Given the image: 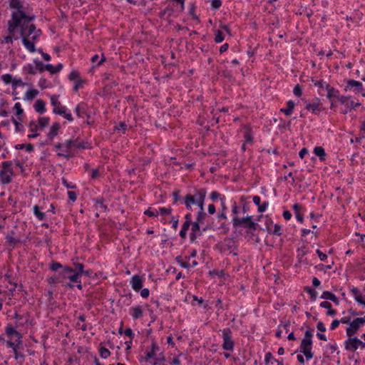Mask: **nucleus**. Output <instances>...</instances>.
I'll list each match as a JSON object with an SVG mask.
<instances>
[{
    "label": "nucleus",
    "mask_w": 365,
    "mask_h": 365,
    "mask_svg": "<svg viewBox=\"0 0 365 365\" xmlns=\"http://www.w3.org/2000/svg\"><path fill=\"white\" fill-rule=\"evenodd\" d=\"M35 16L27 15L25 11H12L9 19V31L19 29L20 38L25 48L30 53L36 52V43L39 40L42 31L31 24Z\"/></svg>",
    "instance_id": "1"
},
{
    "label": "nucleus",
    "mask_w": 365,
    "mask_h": 365,
    "mask_svg": "<svg viewBox=\"0 0 365 365\" xmlns=\"http://www.w3.org/2000/svg\"><path fill=\"white\" fill-rule=\"evenodd\" d=\"M49 269L56 272V274L58 280H59V284L68 288H73L74 287V284L66 282V280L68 279L67 274H68V272H73L72 267L68 265H63L56 261H52L49 264Z\"/></svg>",
    "instance_id": "2"
},
{
    "label": "nucleus",
    "mask_w": 365,
    "mask_h": 365,
    "mask_svg": "<svg viewBox=\"0 0 365 365\" xmlns=\"http://www.w3.org/2000/svg\"><path fill=\"white\" fill-rule=\"evenodd\" d=\"M207 189L205 187H194L192 193L187 194L182 200V204L190 211L192 210V206L202 200H205Z\"/></svg>",
    "instance_id": "3"
},
{
    "label": "nucleus",
    "mask_w": 365,
    "mask_h": 365,
    "mask_svg": "<svg viewBox=\"0 0 365 365\" xmlns=\"http://www.w3.org/2000/svg\"><path fill=\"white\" fill-rule=\"evenodd\" d=\"M313 331L314 329L309 327L308 329L306 330L304 333V336L302 339L301 344L299 346L300 351L304 354L307 361L312 359L314 356V354L312 352Z\"/></svg>",
    "instance_id": "4"
},
{
    "label": "nucleus",
    "mask_w": 365,
    "mask_h": 365,
    "mask_svg": "<svg viewBox=\"0 0 365 365\" xmlns=\"http://www.w3.org/2000/svg\"><path fill=\"white\" fill-rule=\"evenodd\" d=\"M343 86L344 92H352L355 95L361 94L363 97H365V88L361 81L351 78H344Z\"/></svg>",
    "instance_id": "5"
},
{
    "label": "nucleus",
    "mask_w": 365,
    "mask_h": 365,
    "mask_svg": "<svg viewBox=\"0 0 365 365\" xmlns=\"http://www.w3.org/2000/svg\"><path fill=\"white\" fill-rule=\"evenodd\" d=\"M14 174L12 161H3L0 167V182L3 185L9 184L12 181Z\"/></svg>",
    "instance_id": "6"
},
{
    "label": "nucleus",
    "mask_w": 365,
    "mask_h": 365,
    "mask_svg": "<svg viewBox=\"0 0 365 365\" xmlns=\"http://www.w3.org/2000/svg\"><path fill=\"white\" fill-rule=\"evenodd\" d=\"M233 227H247L249 229L255 230L257 223L252 220V216L247 215L245 217H233L232 220Z\"/></svg>",
    "instance_id": "7"
},
{
    "label": "nucleus",
    "mask_w": 365,
    "mask_h": 365,
    "mask_svg": "<svg viewBox=\"0 0 365 365\" xmlns=\"http://www.w3.org/2000/svg\"><path fill=\"white\" fill-rule=\"evenodd\" d=\"M302 100L305 103V109L310 111L314 115H319L325 110L319 98H315L313 102H309L308 100L304 98Z\"/></svg>",
    "instance_id": "8"
},
{
    "label": "nucleus",
    "mask_w": 365,
    "mask_h": 365,
    "mask_svg": "<svg viewBox=\"0 0 365 365\" xmlns=\"http://www.w3.org/2000/svg\"><path fill=\"white\" fill-rule=\"evenodd\" d=\"M222 349L226 351H233L235 342L232 339V331L230 328H225L222 330Z\"/></svg>",
    "instance_id": "9"
},
{
    "label": "nucleus",
    "mask_w": 365,
    "mask_h": 365,
    "mask_svg": "<svg viewBox=\"0 0 365 365\" xmlns=\"http://www.w3.org/2000/svg\"><path fill=\"white\" fill-rule=\"evenodd\" d=\"M74 111L79 118H86V121L85 123L87 125H90L92 124L89 120L91 117V111L86 103L83 101L78 103L76 106Z\"/></svg>",
    "instance_id": "10"
},
{
    "label": "nucleus",
    "mask_w": 365,
    "mask_h": 365,
    "mask_svg": "<svg viewBox=\"0 0 365 365\" xmlns=\"http://www.w3.org/2000/svg\"><path fill=\"white\" fill-rule=\"evenodd\" d=\"M347 339L344 341V348L348 351L354 352L359 349V339L351 333H346Z\"/></svg>",
    "instance_id": "11"
},
{
    "label": "nucleus",
    "mask_w": 365,
    "mask_h": 365,
    "mask_svg": "<svg viewBox=\"0 0 365 365\" xmlns=\"http://www.w3.org/2000/svg\"><path fill=\"white\" fill-rule=\"evenodd\" d=\"M67 145L71 146L72 150L73 149H91L92 146L88 140H81L80 138H69L67 140Z\"/></svg>",
    "instance_id": "12"
},
{
    "label": "nucleus",
    "mask_w": 365,
    "mask_h": 365,
    "mask_svg": "<svg viewBox=\"0 0 365 365\" xmlns=\"http://www.w3.org/2000/svg\"><path fill=\"white\" fill-rule=\"evenodd\" d=\"M191 232L190 234V240L191 242H195L198 237L202 235L203 232H205L208 230V226H205L202 228V230H200V226L202 225L197 221L192 222L191 225Z\"/></svg>",
    "instance_id": "13"
},
{
    "label": "nucleus",
    "mask_w": 365,
    "mask_h": 365,
    "mask_svg": "<svg viewBox=\"0 0 365 365\" xmlns=\"http://www.w3.org/2000/svg\"><path fill=\"white\" fill-rule=\"evenodd\" d=\"M365 324V317H356L354 319L351 323H350V326L346 327V333H351L352 334H356L360 327Z\"/></svg>",
    "instance_id": "14"
},
{
    "label": "nucleus",
    "mask_w": 365,
    "mask_h": 365,
    "mask_svg": "<svg viewBox=\"0 0 365 365\" xmlns=\"http://www.w3.org/2000/svg\"><path fill=\"white\" fill-rule=\"evenodd\" d=\"M292 210L297 220L300 223H303L304 221V215L306 212V208L299 203H295L292 205Z\"/></svg>",
    "instance_id": "15"
},
{
    "label": "nucleus",
    "mask_w": 365,
    "mask_h": 365,
    "mask_svg": "<svg viewBox=\"0 0 365 365\" xmlns=\"http://www.w3.org/2000/svg\"><path fill=\"white\" fill-rule=\"evenodd\" d=\"M7 27L9 35L4 36L1 40L0 42L1 44H13L14 41H16L19 38V36L15 35V33L19 30V29H14V31H9V20L7 22Z\"/></svg>",
    "instance_id": "16"
},
{
    "label": "nucleus",
    "mask_w": 365,
    "mask_h": 365,
    "mask_svg": "<svg viewBox=\"0 0 365 365\" xmlns=\"http://www.w3.org/2000/svg\"><path fill=\"white\" fill-rule=\"evenodd\" d=\"M130 284L133 290L138 292L143 288V279L138 274H134L130 279Z\"/></svg>",
    "instance_id": "17"
},
{
    "label": "nucleus",
    "mask_w": 365,
    "mask_h": 365,
    "mask_svg": "<svg viewBox=\"0 0 365 365\" xmlns=\"http://www.w3.org/2000/svg\"><path fill=\"white\" fill-rule=\"evenodd\" d=\"M60 124L58 122L53 123L51 125L50 130L47 133V138L46 140V144H48L53 141V138L58 135V132L60 129Z\"/></svg>",
    "instance_id": "18"
},
{
    "label": "nucleus",
    "mask_w": 365,
    "mask_h": 365,
    "mask_svg": "<svg viewBox=\"0 0 365 365\" xmlns=\"http://www.w3.org/2000/svg\"><path fill=\"white\" fill-rule=\"evenodd\" d=\"M350 292L354 296V299L361 305L365 306V297L362 295L360 290L354 286L350 287Z\"/></svg>",
    "instance_id": "19"
},
{
    "label": "nucleus",
    "mask_w": 365,
    "mask_h": 365,
    "mask_svg": "<svg viewBox=\"0 0 365 365\" xmlns=\"http://www.w3.org/2000/svg\"><path fill=\"white\" fill-rule=\"evenodd\" d=\"M81 276H82L81 274L78 273L77 272H76V270L74 269H73L72 275L68 276V279L70 280V282L68 283H71L73 284L74 283H76V287L78 289L81 290L83 289V286H82L81 280Z\"/></svg>",
    "instance_id": "20"
},
{
    "label": "nucleus",
    "mask_w": 365,
    "mask_h": 365,
    "mask_svg": "<svg viewBox=\"0 0 365 365\" xmlns=\"http://www.w3.org/2000/svg\"><path fill=\"white\" fill-rule=\"evenodd\" d=\"M223 248L225 250L230 251L234 256H237V253L235 252L237 250L235 242L232 239H225L224 241Z\"/></svg>",
    "instance_id": "21"
},
{
    "label": "nucleus",
    "mask_w": 365,
    "mask_h": 365,
    "mask_svg": "<svg viewBox=\"0 0 365 365\" xmlns=\"http://www.w3.org/2000/svg\"><path fill=\"white\" fill-rule=\"evenodd\" d=\"M244 140L243 142L247 144H252L254 142V136L252 128L250 125H244Z\"/></svg>",
    "instance_id": "22"
},
{
    "label": "nucleus",
    "mask_w": 365,
    "mask_h": 365,
    "mask_svg": "<svg viewBox=\"0 0 365 365\" xmlns=\"http://www.w3.org/2000/svg\"><path fill=\"white\" fill-rule=\"evenodd\" d=\"M252 201L255 203V205H256L257 206V210L259 212H264L267 210L268 205H269L267 201H264L261 204V198L258 195L253 196Z\"/></svg>",
    "instance_id": "23"
},
{
    "label": "nucleus",
    "mask_w": 365,
    "mask_h": 365,
    "mask_svg": "<svg viewBox=\"0 0 365 365\" xmlns=\"http://www.w3.org/2000/svg\"><path fill=\"white\" fill-rule=\"evenodd\" d=\"M361 105V104L359 102H355L353 100H350L344 106V108L341 110V113L346 115L351 110H356V108H359Z\"/></svg>",
    "instance_id": "24"
},
{
    "label": "nucleus",
    "mask_w": 365,
    "mask_h": 365,
    "mask_svg": "<svg viewBox=\"0 0 365 365\" xmlns=\"http://www.w3.org/2000/svg\"><path fill=\"white\" fill-rule=\"evenodd\" d=\"M321 299L330 300L333 302L335 304L339 305L340 300L339 297H337L334 293L330 291H324L320 297Z\"/></svg>",
    "instance_id": "25"
},
{
    "label": "nucleus",
    "mask_w": 365,
    "mask_h": 365,
    "mask_svg": "<svg viewBox=\"0 0 365 365\" xmlns=\"http://www.w3.org/2000/svg\"><path fill=\"white\" fill-rule=\"evenodd\" d=\"M129 314L133 319H138L143 317V310L142 307L138 305L131 307Z\"/></svg>",
    "instance_id": "26"
},
{
    "label": "nucleus",
    "mask_w": 365,
    "mask_h": 365,
    "mask_svg": "<svg viewBox=\"0 0 365 365\" xmlns=\"http://www.w3.org/2000/svg\"><path fill=\"white\" fill-rule=\"evenodd\" d=\"M57 156L64 158L67 160L74 156L71 146L63 147L59 152L57 153Z\"/></svg>",
    "instance_id": "27"
},
{
    "label": "nucleus",
    "mask_w": 365,
    "mask_h": 365,
    "mask_svg": "<svg viewBox=\"0 0 365 365\" xmlns=\"http://www.w3.org/2000/svg\"><path fill=\"white\" fill-rule=\"evenodd\" d=\"M327 93L326 97L328 100L336 99L338 96L340 94V91L331 85L327 86Z\"/></svg>",
    "instance_id": "28"
},
{
    "label": "nucleus",
    "mask_w": 365,
    "mask_h": 365,
    "mask_svg": "<svg viewBox=\"0 0 365 365\" xmlns=\"http://www.w3.org/2000/svg\"><path fill=\"white\" fill-rule=\"evenodd\" d=\"M34 108L36 112L39 114H43L46 111V103L42 99H37L34 105Z\"/></svg>",
    "instance_id": "29"
},
{
    "label": "nucleus",
    "mask_w": 365,
    "mask_h": 365,
    "mask_svg": "<svg viewBox=\"0 0 365 365\" xmlns=\"http://www.w3.org/2000/svg\"><path fill=\"white\" fill-rule=\"evenodd\" d=\"M92 201L95 204V207L98 209V207L101 208L104 212L108 211V206L104 203L105 200L102 196H99L96 198H93Z\"/></svg>",
    "instance_id": "30"
},
{
    "label": "nucleus",
    "mask_w": 365,
    "mask_h": 365,
    "mask_svg": "<svg viewBox=\"0 0 365 365\" xmlns=\"http://www.w3.org/2000/svg\"><path fill=\"white\" fill-rule=\"evenodd\" d=\"M294 106H295V103L294 101L292 100H289L287 102V107L286 108H280L279 110V112L281 113H284L286 115H291L292 112H293V110L294 108Z\"/></svg>",
    "instance_id": "31"
},
{
    "label": "nucleus",
    "mask_w": 365,
    "mask_h": 365,
    "mask_svg": "<svg viewBox=\"0 0 365 365\" xmlns=\"http://www.w3.org/2000/svg\"><path fill=\"white\" fill-rule=\"evenodd\" d=\"M159 349V346L155 341L151 344V349L149 351L145 352V361H148V359L154 358L156 356V351Z\"/></svg>",
    "instance_id": "32"
},
{
    "label": "nucleus",
    "mask_w": 365,
    "mask_h": 365,
    "mask_svg": "<svg viewBox=\"0 0 365 365\" xmlns=\"http://www.w3.org/2000/svg\"><path fill=\"white\" fill-rule=\"evenodd\" d=\"M46 68L51 73L54 74L60 72L63 68V64L59 63L56 66H53L51 63L46 64Z\"/></svg>",
    "instance_id": "33"
},
{
    "label": "nucleus",
    "mask_w": 365,
    "mask_h": 365,
    "mask_svg": "<svg viewBox=\"0 0 365 365\" xmlns=\"http://www.w3.org/2000/svg\"><path fill=\"white\" fill-rule=\"evenodd\" d=\"M9 7L14 9L13 11H24L21 0H9Z\"/></svg>",
    "instance_id": "34"
},
{
    "label": "nucleus",
    "mask_w": 365,
    "mask_h": 365,
    "mask_svg": "<svg viewBox=\"0 0 365 365\" xmlns=\"http://www.w3.org/2000/svg\"><path fill=\"white\" fill-rule=\"evenodd\" d=\"M314 153L315 154L316 156L319 157V160L321 161L325 160V158H326L327 153H326L325 150H324V148L323 147H322V146H316L314 148Z\"/></svg>",
    "instance_id": "35"
},
{
    "label": "nucleus",
    "mask_w": 365,
    "mask_h": 365,
    "mask_svg": "<svg viewBox=\"0 0 365 365\" xmlns=\"http://www.w3.org/2000/svg\"><path fill=\"white\" fill-rule=\"evenodd\" d=\"M14 319L16 320V324L21 326H24L25 324L29 322V317L26 315H21L18 313H15Z\"/></svg>",
    "instance_id": "36"
},
{
    "label": "nucleus",
    "mask_w": 365,
    "mask_h": 365,
    "mask_svg": "<svg viewBox=\"0 0 365 365\" xmlns=\"http://www.w3.org/2000/svg\"><path fill=\"white\" fill-rule=\"evenodd\" d=\"M34 68H35V65H33L31 63L25 64L22 67V73H23V74L35 75V74H36V69Z\"/></svg>",
    "instance_id": "37"
},
{
    "label": "nucleus",
    "mask_w": 365,
    "mask_h": 365,
    "mask_svg": "<svg viewBox=\"0 0 365 365\" xmlns=\"http://www.w3.org/2000/svg\"><path fill=\"white\" fill-rule=\"evenodd\" d=\"M38 94V91L36 89L28 90L24 96V101H31Z\"/></svg>",
    "instance_id": "38"
},
{
    "label": "nucleus",
    "mask_w": 365,
    "mask_h": 365,
    "mask_svg": "<svg viewBox=\"0 0 365 365\" xmlns=\"http://www.w3.org/2000/svg\"><path fill=\"white\" fill-rule=\"evenodd\" d=\"M15 149L16 150H22L25 149L27 153H31L34 150V147L31 143H27V144H16L14 146Z\"/></svg>",
    "instance_id": "39"
},
{
    "label": "nucleus",
    "mask_w": 365,
    "mask_h": 365,
    "mask_svg": "<svg viewBox=\"0 0 365 365\" xmlns=\"http://www.w3.org/2000/svg\"><path fill=\"white\" fill-rule=\"evenodd\" d=\"M34 65H35V69H36V72L37 73L38 71L40 72V73H42L45 70H46V64H44L41 61H40L39 59L38 58H34Z\"/></svg>",
    "instance_id": "40"
},
{
    "label": "nucleus",
    "mask_w": 365,
    "mask_h": 365,
    "mask_svg": "<svg viewBox=\"0 0 365 365\" xmlns=\"http://www.w3.org/2000/svg\"><path fill=\"white\" fill-rule=\"evenodd\" d=\"M34 214L36 217L39 220L42 221L46 217V212H43L40 210V207L38 205H36L34 206Z\"/></svg>",
    "instance_id": "41"
},
{
    "label": "nucleus",
    "mask_w": 365,
    "mask_h": 365,
    "mask_svg": "<svg viewBox=\"0 0 365 365\" xmlns=\"http://www.w3.org/2000/svg\"><path fill=\"white\" fill-rule=\"evenodd\" d=\"M98 352L100 354L101 357L103 359H107L110 356V351L104 346H103V343L100 344Z\"/></svg>",
    "instance_id": "42"
},
{
    "label": "nucleus",
    "mask_w": 365,
    "mask_h": 365,
    "mask_svg": "<svg viewBox=\"0 0 365 365\" xmlns=\"http://www.w3.org/2000/svg\"><path fill=\"white\" fill-rule=\"evenodd\" d=\"M207 217V213L205 211L200 210L197 212L195 220L199 222L200 224L204 225Z\"/></svg>",
    "instance_id": "43"
},
{
    "label": "nucleus",
    "mask_w": 365,
    "mask_h": 365,
    "mask_svg": "<svg viewBox=\"0 0 365 365\" xmlns=\"http://www.w3.org/2000/svg\"><path fill=\"white\" fill-rule=\"evenodd\" d=\"M99 58V56L98 54H95L93 55L91 58V61L92 63H96V66H101L106 60V58L105 57L104 54L102 53L101 55V58L100 61H98Z\"/></svg>",
    "instance_id": "44"
},
{
    "label": "nucleus",
    "mask_w": 365,
    "mask_h": 365,
    "mask_svg": "<svg viewBox=\"0 0 365 365\" xmlns=\"http://www.w3.org/2000/svg\"><path fill=\"white\" fill-rule=\"evenodd\" d=\"M191 224H189L188 222H184L182 228L180 230L179 235L181 238L185 239L187 237V232L190 228Z\"/></svg>",
    "instance_id": "45"
},
{
    "label": "nucleus",
    "mask_w": 365,
    "mask_h": 365,
    "mask_svg": "<svg viewBox=\"0 0 365 365\" xmlns=\"http://www.w3.org/2000/svg\"><path fill=\"white\" fill-rule=\"evenodd\" d=\"M351 96L350 95H342L339 94L336 98L337 102L344 106L347 104V103L351 100Z\"/></svg>",
    "instance_id": "46"
},
{
    "label": "nucleus",
    "mask_w": 365,
    "mask_h": 365,
    "mask_svg": "<svg viewBox=\"0 0 365 365\" xmlns=\"http://www.w3.org/2000/svg\"><path fill=\"white\" fill-rule=\"evenodd\" d=\"M209 197L213 202H215L217 200L221 201L222 197H225V195L216 190H213L210 192Z\"/></svg>",
    "instance_id": "47"
},
{
    "label": "nucleus",
    "mask_w": 365,
    "mask_h": 365,
    "mask_svg": "<svg viewBox=\"0 0 365 365\" xmlns=\"http://www.w3.org/2000/svg\"><path fill=\"white\" fill-rule=\"evenodd\" d=\"M304 292H306L307 293H308L309 294L311 301L316 300L317 292L314 288L307 286L304 288Z\"/></svg>",
    "instance_id": "48"
},
{
    "label": "nucleus",
    "mask_w": 365,
    "mask_h": 365,
    "mask_svg": "<svg viewBox=\"0 0 365 365\" xmlns=\"http://www.w3.org/2000/svg\"><path fill=\"white\" fill-rule=\"evenodd\" d=\"M38 86L43 90V89H46V88H51V83L48 82V81L44 77H41L38 82Z\"/></svg>",
    "instance_id": "49"
},
{
    "label": "nucleus",
    "mask_w": 365,
    "mask_h": 365,
    "mask_svg": "<svg viewBox=\"0 0 365 365\" xmlns=\"http://www.w3.org/2000/svg\"><path fill=\"white\" fill-rule=\"evenodd\" d=\"M101 272H94L92 269H86L83 274V275L89 277L91 279H98Z\"/></svg>",
    "instance_id": "50"
},
{
    "label": "nucleus",
    "mask_w": 365,
    "mask_h": 365,
    "mask_svg": "<svg viewBox=\"0 0 365 365\" xmlns=\"http://www.w3.org/2000/svg\"><path fill=\"white\" fill-rule=\"evenodd\" d=\"M240 201H241V203H242V212L244 213V214L247 213L250 210V202H247L246 201V198L245 197H243V196L241 197Z\"/></svg>",
    "instance_id": "51"
},
{
    "label": "nucleus",
    "mask_w": 365,
    "mask_h": 365,
    "mask_svg": "<svg viewBox=\"0 0 365 365\" xmlns=\"http://www.w3.org/2000/svg\"><path fill=\"white\" fill-rule=\"evenodd\" d=\"M312 82L314 86H317L319 88H324L327 91V86H330L329 83H327L324 80H314L312 79Z\"/></svg>",
    "instance_id": "52"
},
{
    "label": "nucleus",
    "mask_w": 365,
    "mask_h": 365,
    "mask_svg": "<svg viewBox=\"0 0 365 365\" xmlns=\"http://www.w3.org/2000/svg\"><path fill=\"white\" fill-rule=\"evenodd\" d=\"M143 214L148 217H156L158 216V210H156L152 207H149L146 210L144 211Z\"/></svg>",
    "instance_id": "53"
},
{
    "label": "nucleus",
    "mask_w": 365,
    "mask_h": 365,
    "mask_svg": "<svg viewBox=\"0 0 365 365\" xmlns=\"http://www.w3.org/2000/svg\"><path fill=\"white\" fill-rule=\"evenodd\" d=\"M175 261L180 264L181 267L184 269L190 268V264L187 261H184L181 255L177 256L175 257Z\"/></svg>",
    "instance_id": "54"
},
{
    "label": "nucleus",
    "mask_w": 365,
    "mask_h": 365,
    "mask_svg": "<svg viewBox=\"0 0 365 365\" xmlns=\"http://www.w3.org/2000/svg\"><path fill=\"white\" fill-rule=\"evenodd\" d=\"M241 211L242 210L236 201H232V212L234 215V217H238L237 215L241 212Z\"/></svg>",
    "instance_id": "55"
},
{
    "label": "nucleus",
    "mask_w": 365,
    "mask_h": 365,
    "mask_svg": "<svg viewBox=\"0 0 365 365\" xmlns=\"http://www.w3.org/2000/svg\"><path fill=\"white\" fill-rule=\"evenodd\" d=\"M6 242L9 243V245L14 247L17 243L20 242V240L18 238H15L10 235H7L6 236Z\"/></svg>",
    "instance_id": "56"
},
{
    "label": "nucleus",
    "mask_w": 365,
    "mask_h": 365,
    "mask_svg": "<svg viewBox=\"0 0 365 365\" xmlns=\"http://www.w3.org/2000/svg\"><path fill=\"white\" fill-rule=\"evenodd\" d=\"M225 39V36L220 30H217L215 33V42L220 43Z\"/></svg>",
    "instance_id": "57"
},
{
    "label": "nucleus",
    "mask_w": 365,
    "mask_h": 365,
    "mask_svg": "<svg viewBox=\"0 0 365 365\" xmlns=\"http://www.w3.org/2000/svg\"><path fill=\"white\" fill-rule=\"evenodd\" d=\"M62 185L68 189H76L77 188V185L71 182H68V180L65 178H62Z\"/></svg>",
    "instance_id": "58"
},
{
    "label": "nucleus",
    "mask_w": 365,
    "mask_h": 365,
    "mask_svg": "<svg viewBox=\"0 0 365 365\" xmlns=\"http://www.w3.org/2000/svg\"><path fill=\"white\" fill-rule=\"evenodd\" d=\"M50 118L48 117H39L38 118V125L40 128H43L47 126L49 123Z\"/></svg>",
    "instance_id": "59"
},
{
    "label": "nucleus",
    "mask_w": 365,
    "mask_h": 365,
    "mask_svg": "<svg viewBox=\"0 0 365 365\" xmlns=\"http://www.w3.org/2000/svg\"><path fill=\"white\" fill-rule=\"evenodd\" d=\"M128 125L125 122H120L118 125L114 126V130L122 131L123 133L126 131Z\"/></svg>",
    "instance_id": "60"
},
{
    "label": "nucleus",
    "mask_w": 365,
    "mask_h": 365,
    "mask_svg": "<svg viewBox=\"0 0 365 365\" xmlns=\"http://www.w3.org/2000/svg\"><path fill=\"white\" fill-rule=\"evenodd\" d=\"M58 113H59L60 115H62L64 118H66L69 122L73 121V118L71 112L69 110H68V109L64 110L63 112L58 111Z\"/></svg>",
    "instance_id": "61"
},
{
    "label": "nucleus",
    "mask_w": 365,
    "mask_h": 365,
    "mask_svg": "<svg viewBox=\"0 0 365 365\" xmlns=\"http://www.w3.org/2000/svg\"><path fill=\"white\" fill-rule=\"evenodd\" d=\"M68 78L70 81H76L77 79L81 78L80 73L76 70H73L68 74Z\"/></svg>",
    "instance_id": "62"
},
{
    "label": "nucleus",
    "mask_w": 365,
    "mask_h": 365,
    "mask_svg": "<svg viewBox=\"0 0 365 365\" xmlns=\"http://www.w3.org/2000/svg\"><path fill=\"white\" fill-rule=\"evenodd\" d=\"M85 83H86L85 80H83L81 78L77 79L76 81H75V83H74V85L73 87V91L75 92H77L79 90V88L82 86V85Z\"/></svg>",
    "instance_id": "63"
},
{
    "label": "nucleus",
    "mask_w": 365,
    "mask_h": 365,
    "mask_svg": "<svg viewBox=\"0 0 365 365\" xmlns=\"http://www.w3.org/2000/svg\"><path fill=\"white\" fill-rule=\"evenodd\" d=\"M1 79L6 85L10 84L13 81V76L10 73H6L1 76Z\"/></svg>",
    "instance_id": "64"
}]
</instances>
